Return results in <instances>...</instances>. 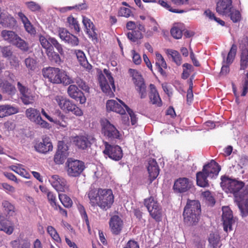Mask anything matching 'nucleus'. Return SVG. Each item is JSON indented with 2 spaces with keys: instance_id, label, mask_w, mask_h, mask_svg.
I'll return each mask as SVG.
<instances>
[{
  "instance_id": "nucleus-1",
  "label": "nucleus",
  "mask_w": 248,
  "mask_h": 248,
  "mask_svg": "<svg viewBox=\"0 0 248 248\" xmlns=\"http://www.w3.org/2000/svg\"><path fill=\"white\" fill-rule=\"evenodd\" d=\"M87 194L92 206H98L105 211L109 209L114 202V196L109 189H91Z\"/></svg>"
},
{
  "instance_id": "nucleus-2",
  "label": "nucleus",
  "mask_w": 248,
  "mask_h": 248,
  "mask_svg": "<svg viewBox=\"0 0 248 248\" xmlns=\"http://www.w3.org/2000/svg\"><path fill=\"white\" fill-rule=\"evenodd\" d=\"M201 214V206L199 201L188 200L184 207L183 217L188 226H195L199 222Z\"/></svg>"
},
{
  "instance_id": "nucleus-3",
  "label": "nucleus",
  "mask_w": 248,
  "mask_h": 248,
  "mask_svg": "<svg viewBox=\"0 0 248 248\" xmlns=\"http://www.w3.org/2000/svg\"><path fill=\"white\" fill-rule=\"evenodd\" d=\"M44 77L53 84H62L65 85L73 83V80L67 72L59 68L48 67L42 70Z\"/></svg>"
},
{
  "instance_id": "nucleus-4",
  "label": "nucleus",
  "mask_w": 248,
  "mask_h": 248,
  "mask_svg": "<svg viewBox=\"0 0 248 248\" xmlns=\"http://www.w3.org/2000/svg\"><path fill=\"white\" fill-rule=\"evenodd\" d=\"M221 180V186L226 192L233 194L235 202L236 197H241L244 194L245 188L242 191H240L245 185L243 182L230 179L226 176H222Z\"/></svg>"
},
{
  "instance_id": "nucleus-5",
  "label": "nucleus",
  "mask_w": 248,
  "mask_h": 248,
  "mask_svg": "<svg viewBox=\"0 0 248 248\" xmlns=\"http://www.w3.org/2000/svg\"><path fill=\"white\" fill-rule=\"evenodd\" d=\"M98 79L102 92L110 97L112 96L115 91V86L113 78L109 70L104 69L103 73L101 71L98 72Z\"/></svg>"
},
{
  "instance_id": "nucleus-6",
  "label": "nucleus",
  "mask_w": 248,
  "mask_h": 248,
  "mask_svg": "<svg viewBox=\"0 0 248 248\" xmlns=\"http://www.w3.org/2000/svg\"><path fill=\"white\" fill-rule=\"evenodd\" d=\"M54 100L61 109L65 112H72L76 116H80L83 115L82 110L78 107L69 99L62 95H57Z\"/></svg>"
},
{
  "instance_id": "nucleus-7",
  "label": "nucleus",
  "mask_w": 248,
  "mask_h": 248,
  "mask_svg": "<svg viewBox=\"0 0 248 248\" xmlns=\"http://www.w3.org/2000/svg\"><path fill=\"white\" fill-rule=\"evenodd\" d=\"M130 76L132 78L135 88L140 98H144L147 96L146 86L142 75L135 69L130 68L128 70Z\"/></svg>"
},
{
  "instance_id": "nucleus-8",
  "label": "nucleus",
  "mask_w": 248,
  "mask_h": 248,
  "mask_svg": "<svg viewBox=\"0 0 248 248\" xmlns=\"http://www.w3.org/2000/svg\"><path fill=\"white\" fill-rule=\"evenodd\" d=\"M66 171L68 176L77 177L83 171L85 167L84 162L78 160L68 159L66 163Z\"/></svg>"
},
{
  "instance_id": "nucleus-9",
  "label": "nucleus",
  "mask_w": 248,
  "mask_h": 248,
  "mask_svg": "<svg viewBox=\"0 0 248 248\" xmlns=\"http://www.w3.org/2000/svg\"><path fill=\"white\" fill-rule=\"evenodd\" d=\"M25 115L31 121L41 127L47 129L50 128L49 124L42 119L39 110L35 108H30L26 110Z\"/></svg>"
},
{
  "instance_id": "nucleus-10",
  "label": "nucleus",
  "mask_w": 248,
  "mask_h": 248,
  "mask_svg": "<svg viewBox=\"0 0 248 248\" xmlns=\"http://www.w3.org/2000/svg\"><path fill=\"white\" fill-rule=\"evenodd\" d=\"M101 125L102 133L108 139L112 140L119 138V132L108 120H102L101 121Z\"/></svg>"
},
{
  "instance_id": "nucleus-11",
  "label": "nucleus",
  "mask_w": 248,
  "mask_h": 248,
  "mask_svg": "<svg viewBox=\"0 0 248 248\" xmlns=\"http://www.w3.org/2000/svg\"><path fill=\"white\" fill-rule=\"evenodd\" d=\"M17 87L21 94V99L22 103L25 105H31L35 100V93L31 92L26 86L18 82Z\"/></svg>"
},
{
  "instance_id": "nucleus-12",
  "label": "nucleus",
  "mask_w": 248,
  "mask_h": 248,
  "mask_svg": "<svg viewBox=\"0 0 248 248\" xmlns=\"http://www.w3.org/2000/svg\"><path fill=\"white\" fill-rule=\"evenodd\" d=\"M105 149L103 153L105 155L114 160H119L123 156V152L121 147L118 145H111L107 142H104Z\"/></svg>"
},
{
  "instance_id": "nucleus-13",
  "label": "nucleus",
  "mask_w": 248,
  "mask_h": 248,
  "mask_svg": "<svg viewBox=\"0 0 248 248\" xmlns=\"http://www.w3.org/2000/svg\"><path fill=\"white\" fill-rule=\"evenodd\" d=\"M48 181L58 192H64L68 188L67 182L65 179L58 175H49L47 177Z\"/></svg>"
},
{
  "instance_id": "nucleus-14",
  "label": "nucleus",
  "mask_w": 248,
  "mask_h": 248,
  "mask_svg": "<svg viewBox=\"0 0 248 248\" xmlns=\"http://www.w3.org/2000/svg\"><path fill=\"white\" fill-rule=\"evenodd\" d=\"M222 220L224 230L228 232V230L230 231L232 230V225L234 223L232 213L230 208L228 206L222 207Z\"/></svg>"
},
{
  "instance_id": "nucleus-15",
  "label": "nucleus",
  "mask_w": 248,
  "mask_h": 248,
  "mask_svg": "<svg viewBox=\"0 0 248 248\" xmlns=\"http://www.w3.org/2000/svg\"><path fill=\"white\" fill-rule=\"evenodd\" d=\"M236 203L243 217L248 215V186L245 187L244 194L241 197H236Z\"/></svg>"
},
{
  "instance_id": "nucleus-16",
  "label": "nucleus",
  "mask_w": 248,
  "mask_h": 248,
  "mask_svg": "<svg viewBox=\"0 0 248 248\" xmlns=\"http://www.w3.org/2000/svg\"><path fill=\"white\" fill-rule=\"evenodd\" d=\"M67 150V146L63 141H59L58 150L54 157V161L56 164H62L64 163L68 155Z\"/></svg>"
},
{
  "instance_id": "nucleus-17",
  "label": "nucleus",
  "mask_w": 248,
  "mask_h": 248,
  "mask_svg": "<svg viewBox=\"0 0 248 248\" xmlns=\"http://www.w3.org/2000/svg\"><path fill=\"white\" fill-rule=\"evenodd\" d=\"M34 148L36 152L46 155L52 151L53 147L49 138L45 137L41 141L35 144Z\"/></svg>"
},
{
  "instance_id": "nucleus-18",
  "label": "nucleus",
  "mask_w": 248,
  "mask_h": 248,
  "mask_svg": "<svg viewBox=\"0 0 248 248\" xmlns=\"http://www.w3.org/2000/svg\"><path fill=\"white\" fill-rule=\"evenodd\" d=\"M93 140L94 138L92 136L84 135L75 137L74 142L78 148L85 150L90 147Z\"/></svg>"
},
{
  "instance_id": "nucleus-19",
  "label": "nucleus",
  "mask_w": 248,
  "mask_h": 248,
  "mask_svg": "<svg viewBox=\"0 0 248 248\" xmlns=\"http://www.w3.org/2000/svg\"><path fill=\"white\" fill-rule=\"evenodd\" d=\"M191 181L187 178H179L174 183L173 189L178 193H183L189 190L191 186Z\"/></svg>"
},
{
  "instance_id": "nucleus-20",
  "label": "nucleus",
  "mask_w": 248,
  "mask_h": 248,
  "mask_svg": "<svg viewBox=\"0 0 248 248\" xmlns=\"http://www.w3.org/2000/svg\"><path fill=\"white\" fill-rule=\"evenodd\" d=\"M67 93L71 98L79 101L80 104H83L86 102V98L84 94L75 85L72 84L68 87Z\"/></svg>"
},
{
  "instance_id": "nucleus-21",
  "label": "nucleus",
  "mask_w": 248,
  "mask_h": 248,
  "mask_svg": "<svg viewBox=\"0 0 248 248\" xmlns=\"http://www.w3.org/2000/svg\"><path fill=\"white\" fill-rule=\"evenodd\" d=\"M82 23L86 29V31L90 38H91L93 42L95 43L97 42V35L95 32L93 23L90 19L88 17L82 16Z\"/></svg>"
},
{
  "instance_id": "nucleus-22",
  "label": "nucleus",
  "mask_w": 248,
  "mask_h": 248,
  "mask_svg": "<svg viewBox=\"0 0 248 248\" xmlns=\"http://www.w3.org/2000/svg\"><path fill=\"white\" fill-rule=\"evenodd\" d=\"M147 162V169L149 173V179L150 183H152L158 176L159 173V169L155 159L148 160Z\"/></svg>"
},
{
  "instance_id": "nucleus-23",
  "label": "nucleus",
  "mask_w": 248,
  "mask_h": 248,
  "mask_svg": "<svg viewBox=\"0 0 248 248\" xmlns=\"http://www.w3.org/2000/svg\"><path fill=\"white\" fill-rule=\"evenodd\" d=\"M202 170L207 175H209V178H213L217 176L221 168L217 163L212 160L210 162L204 165Z\"/></svg>"
},
{
  "instance_id": "nucleus-24",
  "label": "nucleus",
  "mask_w": 248,
  "mask_h": 248,
  "mask_svg": "<svg viewBox=\"0 0 248 248\" xmlns=\"http://www.w3.org/2000/svg\"><path fill=\"white\" fill-rule=\"evenodd\" d=\"M232 8V0H220L217 4V12L223 15H228Z\"/></svg>"
},
{
  "instance_id": "nucleus-25",
  "label": "nucleus",
  "mask_w": 248,
  "mask_h": 248,
  "mask_svg": "<svg viewBox=\"0 0 248 248\" xmlns=\"http://www.w3.org/2000/svg\"><path fill=\"white\" fill-rule=\"evenodd\" d=\"M109 224L111 231L114 234H119L123 228V221L117 215L111 217Z\"/></svg>"
},
{
  "instance_id": "nucleus-26",
  "label": "nucleus",
  "mask_w": 248,
  "mask_h": 248,
  "mask_svg": "<svg viewBox=\"0 0 248 248\" xmlns=\"http://www.w3.org/2000/svg\"><path fill=\"white\" fill-rule=\"evenodd\" d=\"M118 101L120 103L116 100H108L106 103V108L108 111H112L123 115L124 114V109L121 104H123V103L120 100Z\"/></svg>"
},
{
  "instance_id": "nucleus-27",
  "label": "nucleus",
  "mask_w": 248,
  "mask_h": 248,
  "mask_svg": "<svg viewBox=\"0 0 248 248\" xmlns=\"http://www.w3.org/2000/svg\"><path fill=\"white\" fill-rule=\"evenodd\" d=\"M41 113L43 115V116H44L50 122H53L56 124L57 125H58L60 126L63 128L66 127L67 126V124L65 121V119L66 118L65 116L61 112H59L58 116L59 117V118L62 120L61 122L59 120L53 119L48 114L46 111L43 108H41Z\"/></svg>"
},
{
  "instance_id": "nucleus-28",
  "label": "nucleus",
  "mask_w": 248,
  "mask_h": 248,
  "mask_svg": "<svg viewBox=\"0 0 248 248\" xmlns=\"http://www.w3.org/2000/svg\"><path fill=\"white\" fill-rule=\"evenodd\" d=\"M7 217L0 212V230L8 234H11L14 231V227L8 222Z\"/></svg>"
},
{
  "instance_id": "nucleus-29",
  "label": "nucleus",
  "mask_w": 248,
  "mask_h": 248,
  "mask_svg": "<svg viewBox=\"0 0 248 248\" xmlns=\"http://www.w3.org/2000/svg\"><path fill=\"white\" fill-rule=\"evenodd\" d=\"M149 87L150 90L149 98L151 102L153 104L160 107L162 105V101L155 85L153 84H150Z\"/></svg>"
},
{
  "instance_id": "nucleus-30",
  "label": "nucleus",
  "mask_w": 248,
  "mask_h": 248,
  "mask_svg": "<svg viewBox=\"0 0 248 248\" xmlns=\"http://www.w3.org/2000/svg\"><path fill=\"white\" fill-rule=\"evenodd\" d=\"M2 206L4 212V215L8 218L16 215V209L15 205L10 202L4 200L2 202Z\"/></svg>"
},
{
  "instance_id": "nucleus-31",
  "label": "nucleus",
  "mask_w": 248,
  "mask_h": 248,
  "mask_svg": "<svg viewBox=\"0 0 248 248\" xmlns=\"http://www.w3.org/2000/svg\"><path fill=\"white\" fill-rule=\"evenodd\" d=\"M207 177H209V175H207V174L203 171V170L197 172L196 173V182L197 185L202 187L208 186L209 183Z\"/></svg>"
},
{
  "instance_id": "nucleus-32",
  "label": "nucleus",
  "mask_w": 248,
  "mask_h": 248,
  "mask_svg": "<svg viewBox=\"0 0 248 248\" xmlns=\"http://www.w3.org/2000/svg\"><path fill=\"white\" fill-rule=\"evenodd\" d=\"M3 118L16 114L18 112L19 108L15 105L5 104L0 105Z\"/></svg>"
},
{
  "instance_id": "nucleus-33",
  "label": "nucleus",
  "mask_w": 248,
  "mask_h": 248,
  "mask_svg": "<svg viewBox=\"0 0 248 248\" xmlns=\"http://www.w3.org/2000/svg\"><path fill=\"white\" fill-rule=\"evenodd\" d=\"M0 35L4 41L12 44H14L18 36L14 31L6 30L2 31Z\"/></svg>"
},
{
  "instance_id": "nucleus-34",
  "label": "nucleus",
  "mask_w": 248,
  "mask_h": 248,
  "mask_svg": "<svg viewBox=\"0 0 248 248\" xmlns=\"http://www.w3.org/2000/svg\"><path fill=\"white\" fill-rule=\"evenodd\" d=\"M75 52L77 59L80 65L87 70H90L92 68V66L88 63L84 52L80 50H76Z\"/></svg>"
},
{
  "instance_id": "nucleus-35",
  "label": "nucleus",
  "mask_w": 248,
  "mask_h": 248,
  "mask_svg": "<svg viewBox=\"0 0 248 248\" xmlns=\"http://www.w3.org/2000/svg\"><path fill=\"white\" fill-rule=\"evenodd\" d=\"M156 62L155 64L158 67V71L160 74L163 75H166V72L163 70V68L166 69L167 67V63L163 56L160 53L156 52L155 53Z\"/></svg>"
},
{
  "instance_id": "nucleus-36",
  "label": "nucleus",
  "mask_w": 248,
  "mask_h": 248,
  "mask_svg": "<svg viewBox=\"0 0 248 248\" xmlns=\"http://www.w3.org/2000/svg\"><path fill=\"white\" fill-rule=\"evenodd\" d=\"M0 88L3 93L9 95H14L16 92V88L7 81L0 83Z\"/></svg>"
},
{
  "instance_id": "nucleus-37",
  "label": "nucleus",
  "mask_w": 248,
  "mask_h": 248,
  "mask_svg": "<svg viewBox=\"0 0 248 248\" xmlns=\"http://www.w3.org/2000/svg\"><path fill=\"white\" fill-rule=\"evenodd\" d=\"M9 168L24 178L29 179L31 177L30 174L23 168L22 165L20 164L10 166Z\"/></svg>"
},
{
  "instance_id": "nucleus-38",
  "label": "nucleus",
  "mask_w": 248,
  "mask_h": 248,
  "mask_svg": "<svg viewBox=\"0 0 248 248\" xmlns=\"http://www.w3.org/2000/svg\"><path fill=\"white\" fill-rule=\"evenodd\" d=\"M150 211H149L150 216L154 218L156 222H160L162 220V210L159 205L154 208H149Z\"/></svg>"
},
{
  "instance_id": "nucleus-39",
  "label": "nucleus",
  "mask_w": 248,
  "mask_h": 248,
  "mask_svg": "<svg viewBox=\"0 0 248 248\" xmlns=\"http://www.w3.org/2000/svg\"><path fill=\"white\" fill-rule=\"evenodd\" d=\"M46 53L51 62L59 64L61 63V58L59 54L54 51L53 47H50Z\"/></svg>"
},
{
  "instance_id": "nucleus-40",
  "label": "nucleus",
  "mask_w": 248,
  "mask_h": 248,
  "mask_svg": "<svg viewBox=\"0 0 248 248\" xmlns=\"http://www.w3.org/2000/svg\"><path fill=\"white\" fill-rule=\"evenodd\" d=\"M127 38L131 41L135 42L142 38L143 35L139 30H133L127 33Z\"/></svg>"
},
{
  "instance_id": "nucleus-41",
  "label": "nucleus",
  "mask_w": 248,
  "mask_h": 248,
  "mask_svg": "<svg viewBox=\"0 0 248 248\" xmlns=\"http://www.w3.org/2000/svg\"><path fill=\"white\" fill-rule=\"evenodd\" d=\"M167 51L168 54L171 57L173 61L177 65H180L182 63V59L179 53L177 51L172 49H168Z\"/></svg>"
},
{
  "instance_id": "nucleus-42",
  "label": "nucleus",
  "mask_w": 248,
  "mask_h": 248,
  "mask_svg": "<svg viewBox=\"0 0 248 248\" xmlns=\"http://www.w3.org/2000/svg\"><path fill=\"white\" fill-rule=\"evenodd\" d=\"M236 51L237 46L236 45L233 44L227 57L226 63L227 64L230 65L233 62L236 54Z\"/></svg>"
},
{
  "instance_id": "nucleus-43",
  "label": "nucleus",
  "mask_w": 248,
  "mask_h": 248,
  "mask_svg": "<svg viewBox=\"0 0 248 248\" xmlns=\"http://www.w3.org/2000/svg\"><path fill=\"white\" fill-rule=\"evenodd\" d=\"M248 65V51L241 52L240 56V69L245 70Z\"/></svg>"
},
{
  "instance_id": "nucleus-44",
  "label": "nucleus",
  "mask_w": 248,
  "mask_h": 248,
  "mask_svg": "<svg viewBox=\"0 0 248 248\" xmlns=\"http://www.w3.org/2000/svg\"><path fill=\"white\" fill-rule=\"evenodd\" d=\"M13 45L16 46L21 50L26 51L29 49L28 44L19 36Z\"/></svg>"
},
{
  "instance_id": "nucleus-45",
  "label": "nucleus",
  "mask_w": 248,
  "mask_h": 248,
  "mask_svg": "<svg viewBox=\"0 0 248 248\" xmlns=\"http://www.w3.org/2000/svg\"><path fill=\"white\" fill-rule=\"evenodd\" d=\"M3 22V23H1V25L3 26L10 28L14 27L16 23V19L9 14L6 16Z\"/></svg>"
},
{
  "instance_id": "nucleus-46",
  "label": "nucleus",
  "mask_w": 248,
  "mask_h": 248,
  "mask_svg": "<svg viewBox=\"0 0 248 248\" xmlns=\"http://www.w3.org/2000/svg\"><path fill=\"white\" fill-rule=\"evenodd\" d=\"M124 108L125 110L126 111L130 118L131 124L132 125H135L137 123L138 120L135 112L126 104H125Z\"/></svg>"
},
{
  "instance_id": "nucleus-47",
  "label": "nucleus",
  "mask_w": 248,
  "mask_h": 248,
  "mask_svg": "<svg viewBox=\"0 0 248 248\" xmlns=\"http://www.w3.org/2000/svg\"><path fill=\"white\" fill-rule=\"evenodd\" d=\"M59 199L63 204V205L66 207H70L72 205V201L71 199L64 194H59Z\"/></svg>"
},
{
  "instance_id": "nucleus-48",
  "label": "nucleus",
  "mask_w": 248,
  "mask_h": 248,
  "mask_svg": "<svg viewBox=\"0 0 248 248\" xmlns=\"http://www.w3.org/2000/svg\"><path fill=\"white\" fill-rule=\"evenodd\" d=\"M47 232L52 237V238L58 243L61 242V239L57 233L56 230L51 226H49L47 228Z\"/></svg>"
},
{
  "instance_id": "nucleus-49",
  "label": "nucleus",
  "mask_w": 248,
  "mask_h": 248,
  "mask_svg": "<svg viewBox=\"0 0 248 248\" xmlns=\"http://www.w3.org/2000/svg\"><path fill=\"white\" fill-rule=\"evenodd\" d=\"M49 38L50 37L47 38L45 36L42 35L39 36L40 42L42 47L46 49V51L48 50V49L50 48V47H53L51 45V44L49 41Z\"/></svg>"
},
{
  "instance_id": "nucleus-50",
  "label": "nucleus",
  "mask_w": 248,
  "mask_h": 248,
  "mask_svg": "<svg viewBox=\"0 0 248 248\" xmlns=\"http://www.w3.org/2000/svg\"><path fill=\"white\" fill-rule=\"evenodd\" d=\"M12 50L10 46H0V56L4 58H9L12 55Z\"/></svg>"
},
{
  "instance_id": "nucleus-51",
  "label": "nucleus",
  "mask_w": 248,
  "mask_h": 248,
  "mask_svg": "<svg viewBox=\"0 0 248 248\" xmlns=\"http://www.w3.org/2000/svg\"><path fill=\"white\" fill-rule=\"evenodd\" d=\"M67 22L69 24V27L74 29L76 31L79 32L80 31V28L78 21L72 16H70L67 17Z\"/></svg>"
},
{
  "instance_id": "nucleus-52",
  "label": "nucleus",
  "mask_w": 248,
  "mask_h": 248,
  "mask_svg": "<svg viewBox=\"0 0 248 248\" xmlns=\"http://www.w3.org/2000/svg\"><path fill=\"white\" fill-rule=\"evenodd\" d=\"M24 62L29 70H34L36 67L37 62L36 60L33 58H27L25 60Z\"/></svg>"
},
{
  "instance_id": "nucleus-53",
  "label": "nucleus",
  "mask_w": 248,
  "mask_h": 248,
  "mask_svg": "<svg viewBox=\"0 0 248 248\" xmlns=\"http://www.w3.org/2000/svg\"><path fill=\"white\" fill-rule=\"evenodd\" d=\"M144 205L147 207L148 211H150V209H149V207L150 208H154L156 207L157 205H158V203L157 201L155 200L153 197H150L148 199H145L144 200Z\"/></svg>"
},
{
  "instance_id": "nucleus-54",
  "label": "nucleus",
  "mask_w": 248,
  "mask_h": 248,
  "mask_svg": "<svg viewBox=\"0 0 248 248\" xmlns=\"http://www.w3.org/2000/svg\"><path fill=\"white\" fill-rule=\"evenodd\" d=\"M49 41L51 45L57 49L60 55H64V51L62 45L60 44L55 38L50 37Z\"/></svg>"
},
{
  "instance_id": "nucleus-55",
  "label": "nucleus",
  "mask_w": 248,
  "mask_h": 248,
  "mask_svg": "<svg viewBox=\"0 0 248 248\" xmlns=\"http://www.w3.org/2000/svg\"><path fill=\"white\" fill-rule=\"evenodd\" d=\"M208 240L209 245L212 246L213 247H216L219 241V237L214 233H210Z\"/></svg>"
},
{
  "instance_id": "nucleus-56",
  "label": "nucleus",
  "mask_w": 248,
  "mask_h": 248,
  "mask_svg": "<svg viewBox=\"0 0 248 248\" xmlns=\"http://www.w3.org/2000/svg\"><path fill=\"white\" fill-rule=\"evenodd\" d=\"M73 83H76V84L78 86V87L83 91L87 93L89 92L90 88L86 84L85 82H84L82 79H80L79 78H75V81H73Z\"/></svg>"
},
{
  "instance_id": "nucleus-57",
  "label": "nucleus",
  "mask_w": 248,
  "mask_h": 248,
  "mask_svg": "<svg viewBox=\"0 0 248 248\" xmlns=\"http://www.w3.org/2000/svg\"><path fill=\"white\" fill-rule=\"evenodd\" d=\"M78 208L82 217V219L85 220L86 224H87L88 228H89V221L84 207L81 204H78Z\"/></svg>"
},
{
  "instance_id": "nucleus-58",
  "label": "nucleus",
  "mask_w": 248,
  "mask_h": 248,
  "mask_svg": "<svg viewBox=\"0 0 248 248\" xmlns=\"http://www.w3.org/2000/svg\"><path fill=\"white\" fill-rule=\"evenodd\" d=\"M78 208L82 217V219L85 220L86 224H87L88 228H89V221L84 207L81 204H78Z\"/></svg>"
},
{
  "instance_id": "nucleus-59",
  "label": "nucleus",
  "mask_w": 248,
  "mask_h": 248,
  "mask_svg": "<svg viewBox=\"0 0 248 248\" xmlns=\"http://www.w3.org/2000/svg\"><path fill=\"white\" fill-rule=\"evenodd\" d=\"M158 4H159L163 7L165 8L167 10L169 11L175 13H182L183 11H178L176 9H172L170 4L166 0H159L158 1Z\"/></svg>"
},
{
  "instance_id": "nucleus-60",
  "label": "nucleus",
  "mask_w": 248,
  "mask_h": 248,
  "mask_svg": "<svg viewBox=\"0 0 248 248\" xmlns=\"http://www.w3.org/2000/svg\"><path fill=\"white\" fill-rule=\"evenodd\" d=\"M231 20L234 23L239 21L241 19V14L238 10L231 11L229 13Z\"/></svg>"
},
{
  "instance_id": "nucleus-61",
  "label": "nucleus",
  "mask_w": 248,
  "mask_h": 248,
  "mask_svg": "<svg viewBox=\"0 0 248 248\" xmlns=\"http://www.w3.org/2000/svg\"><path fill=\"white\" fill-rule=\"evenodd\" d=\"M65 42L67 43L72 46H76L78 45L79 40L77 37L70 33Z\"/></svg>"
},
{
  "instance_id": "nucleus-62",
  "label": "nucleus",
  "mask_w": 248,
  "mask_h": 248,
  "mask_svg": "<svg viewBox=\"0 0 248 248\" xmlns=\"http://www.w3.org/2000/svg\"><path fill=\"white\" fill-rule=\"evenodd\" d=\"M170 33L175 39H180L183 35L182 31L178 27H173L170 30Z\"/></svg>"
},
{
  "instance_id": "nucleus-63",
  "label": "nucleus",
  "mask_w": 248,
  "mask_h": 248,
  "mask_svg": "<svg viewBox=\"0 0 248 248\" xmlns=\"http://www.w3.org/2000/svg\"><path fill=\"white\" fill-rule=\"evenodd\" d=\"M240 47L242 52L244 50L248 51V37L247 36H243L240 40Z\"/></svg>"
},
{
  "instance_id": "nucleus-64",
  "label": "nucleus",
  "mask_w": 248,
  "mask_h": 248,
  "mask_svg": "<svg viewBox=\"0 0 248 248\" xmlns=\"http://www.w3.org/2000/svg\"><path fill=\"white\" fill-rule=\"evenodd\" d=\"M28 8L32 11H38L41 9L40 6L37 3L33 1H30L26 3Z\"/></svg>"
}]
</instances>
